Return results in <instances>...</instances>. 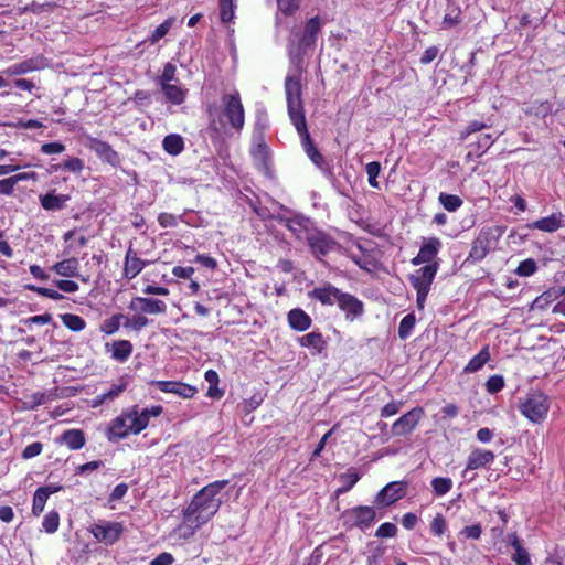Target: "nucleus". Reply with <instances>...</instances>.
I'll return each mask as SVG.
<instances>
[{
	"mask_svg": "<svg viewBox=\"0 0 565 565\" xmlns=\"http://www.w3.org/2000/svg\"><path fill=\"white\" fill-rule=\"evenodd\" d=\"M163 408L160 405L139 409L132 406L114 418L107 429L109 441H118L128 435L141 433L148 425L151 417H158Z\"/></svg>",
	"mask_w": 565,
	"mask_h": 565,
	"instance_id": "obj_1",
	"label": "nucleus"
},
{
	"mask_svg": "<svg viewBox=\"0 0 565 565\" xmlns=\"http://www.w3.org/2000/svg\"><path fill=\"white\" fill-rule=\"evenodd\" d=\"M228 484V480H217L202 488L192 499L184 512L191 515L196 523L209 522L223 503L222 491Z\"/></svg>",
	"mask_w": 565,
	"mask_h": 565,
	"instance_id": "obj_2",
	"label": "nucleus"
},
{
	"mask_svg": "<svg viewBox=\"0 0 565 565\" xmlns=\"http://www.w3.org/2000/svg\"><path fill=\"white\" fill-rule=\"evenodd\" d=\"M285 93L288 106V114L295 128L305 127L306 117L302 103V87L300 76L288 75L285 79Z\"/></svg>",
	"mask_w": 565,
	"mask_h": 565,
	"instance_id": "obj_3",
	"label": "nucleus"
},
{
	"mask_svg": "<svg viewBox=\"0 0 565 565\" xmlns=\"http://www.w3.org/2000/svg\"><path fill=\"white\" fill-rule=\"evenodd\" d=\"M322 23L319 17L311 18L305 25L303 32L298 40V44L295 45L294 39H290V45L288 49L290 61L294 64H299L302 61V56L308 49L315 46L317 35L320 32Z\"/></svg>",
	"mask_w": 565,
	"mask_h": 565,
	"instance_id": "obj_4",
	"label": "nucleus"
},
{
	"mask_svg": "<svg viewBox=\"0 0 565 565\" xmlns=\"http://www.w3.org/2000/svg\"><path fill=\"white\" fill-rule=\"evenodd\" d=\"M520 412L532 423H540L547 416L550 404L547 396L541 392L529 393L520 403Z\"/></svg>",
	"mask_w": 565,
	"mask_h": 565,
	"instance_id": "obj_5",
	"label": "nucleus"
},
{
	"mask_svg": "<svg viewBox=\"0 0 565 565\" xmlns=\"http://www.w3.org/2000/svg\"><path fill=\"white\" fill-rule=\"evenodd\" d=\"M222 115L233 129L241 131L245 124L244 107L237 90L224 94L221 98Z\"/></svg>",
	"mask_w": 565,
	"mask_h": 565,
	"instance_id": "obj_6",
	"label": "nucleus"
},
{
	"mask_svg": "<svg viewBox=\"0 0 565 565\" xmlns=\"http://www.w3.org/2000/svg\"><path fill=\"white\" fill-rule=\"evenodd\" d=\"M501 233L497 227L481 230L476 239L472 242L469 258L473 262L482 260L494 247Z\"/></svg>",
	"mask_w": 565,
	"mask_h": 565,
	"instance_id": "obj_7",
	"label": "nucleus"
},
{
	"mask_svg": "<svg viewBox=\"0 0 565 565\" xmlns=\"http://www.w3.org/2000/svg\"><path fill=\"white\" fill-rule=\"evenodd\" d=\"M89 531L98 542L113 545L120 539L124 525L120 522L99 521Z\"/></svg>",
	"mask_w": 565,
	"mask_h": 565,
	"instance_id": "obj_8",
	"label": "nucleus"
},
{
	"mask_svg": "<svg viewBox=\"0 0 565 565\" xmlns=\"http://www.w3.org/2000/svg\"><path fill=\"white\" fill-rule=\"evenodd\" d=\"M375 516V510L369 505H358L344 513L347 521H351L353 526H356L362 531L371 527Z\"/></svg>",
	"mask_w": 565,
	"mask_h": 565,
	"instance_id": "obj_9",
	"label": "nucleus"
},
{
	"mask_svg": "<svg viewBox=\"0 0 565 565\" xmlns=\"http://www.w3.org/2000/svg\"><path fill=\"white\" fill-rule=\"evenodd\" d=\"M424 412L420 407H415L401 416L392 425L391 431L393 436H405L411 434L417 426Z\"/></svg>",
	"mask_w": 565,
	"mask_h": 565,
	"instance_id": "obj_10",
	"label": "nucleus"
},
{
	"mask_svg": "<svg viewBox=\"0 0 565 565\" xmlns=\"http://www.w3.org/2000/svg\"><path fill=\"white\" fill-rule=\"evenodd\" d=\"M406 489L405 481L390 482L376 494L375 502L382 507L391 505L405 497Z\"/></svg>",
	"mask_w": 565,
	"mask_h": 565,
	"instance_id": "obj_11",
	"label": "nucleus"
},
{
	"mask_svg": "<svg viewBox=\"0 0 565 565\" xmlns=\"http://www.w3.org/2000/svg\"><path fill=\"white\" fill-rule=\"evenodd\" d=\"M306 242L311 253L319 259L331 252L335 245L334 241L329 235L316 230L311 232Z\"/></svg>",
	"mask_w": 565,
	"mask_h": 565,
	"instance_id": "obj_12",
	"label": "nucleus"
},
{
	"mask_svg": "<svg viewBox=\"0 0 565 565\" xmlns=\"http://www.w3.org/2000/svg\"><path fill=\"white\" fill-rule=\"evenodd\" d=\"M129 309L148 315H161L167 311V305L160 299L134 297L129 303Z\"/></svg>",
	"mask_w": 565,
	"mask_h": 565,
	"instance_id": "obj_13",
	"label": "nucleus"
},
{
	"mask_svg": "<svg viewBox=\"0 0 565 565\" xmlns=\"http://www.w3.org/2000/svg\"><path fill=\"white\" fill-rule=\"evenodd\" d=\"M338 307L345 313L347 320L353 321L355 318L361 317L364 312V306L361 300L355 296L343 292L339 295Z\"/></svg>",
	"mask_w": 565,
	"mask_h": 565,
	"instance_id": "obj_14",
	"label": "nucleus"
},
{
	"mask_svg": "<svg viewBox=\"0 0 565 565\" xmlns=\"http://www.w3.org/2000/svg\"><path fill=\"white\" fill-rule=\"evenodd\" d=\"M46 65V60L42 55H38L20 63L10 65L2 71V74H6L7 76L23 75L33 71L43 70Z\"/></svg>",
	"mask_w": 565,
	"mask_h": 565,
	"instance_id": "obj_15",
	"label": "nucleus"
},
{
	"mask_svg": "<svg viewBox=\"0 0 565 565\" xmlns=\"http://www.w3.org/2000/svg\"><path fill=\"white\" fill-rule=\"evenodd\" d=\"M154 384L161 392L172 393L183 398H192L196 393L194 386L177 381H157Z\"/></svg>",
	"mask_w": 565,
	"mask_h": 565,
	"instance_id": "obj_16",
	"label": "nucleus"
},
{
	"mask_svg": "<svg viewBox=\"0 0 565 565\" xmlns=\"http://www.w3.org/2000/svg\"><path fill=\"white\" fill-rule=\"evenodd\" d=\"M147 266V262L138 257L137 253L131 246L126 252L124 276L126 279L131 280L137 277L142 269Z\"/></svg>",
	"mask_w": 565,
	"mask_h": 565,
	"instance_id": "obj_17",
	"label": "nucleus"
},
{
	"mask_svg": "<svg viewBox=\"0 0 565 565\" xmlns=\"http://www.w3.org/2000/svg\"><path fill=\"white\" fill-rule=\"evenodd\" d=\"M341 290L334 287L331 284H326L320 287H316L312 291H310L309 296L323 306H333L338 303L339 295Z\"/></svg>",
	"mask_w": 565,
	"mask_h": 565,
	"instance_id": "obj_18",
	"label": "nucleus"
},
{
	"mask_svg": "<svg viewBox=\"0 0 565 565\" xmlns=\"http://www.w3.org/2000/svg\"><path fill=\"white\" fill-rule=\"evenodd\" d=\"M441 242L439 238L433 237L427 239L420 247L417 256L412 259V264L417 266L425 263H430L439 252Z\"/></svg>",
	"mask_w": 565,
	"mask_h": 565,
	"instance_id": "obj_19",
	"label": "nucleus"
},
{
	"mask_svg": "<svg viewBox=\"0 0 565 565\" xmlns=\"http://www.w3.org/2000/svg\"><path fill=\"white\" fill-rule=\"evenodd\" d=\"M495 456L491 450L472 449L467 459V470H477L493 462Z\"/></svg>",
	"mask_w": 565,
	"mask_h": 565,
	"instance_id": "obj_20",
	"label": "nucleus"
},
{
	"mask_svg": "<svg viewBox=\"0 0 565 565\" xmlns=\"http://www.w3.org/2000/svg\"><path fill=\"white\" fill-rule=\"evenodd\" d=\"M296 130L300 136L301 145H302V148H303L305 152L307 153V156L310 158V160L317 167H322L324 159H323L322 154L319 152V150L315 147V145L310 138V135L307 129V122L305 124L303 129L299 127V128H296Z\"/></svg>",
	"mask_w": 565,
	"mask_h": 565,
	"instance_id": "obj_21",
	"label": "nucleus"
},
{
	"mask_svg": "<svg viewBox=\"0 0 565 565\" xmlns=\"http://www.w3.org/2000/svg\"><path fill=\"white\" fill-rule=\"evenodd\" d=\"M438 266L437 264H427L423 268H420L417 273L418 276H412L411 281L415 289H422L425 287V290H430V286L437 273Z\"/></svg>",
	"mask_w": 565,
	"mask_h": 565,
	"instance_id": "obj_22",
	"label": "nucleus"
},
{
	"mask_svg": "<svg viewBox=\"0 0 565 565\" xmlns=\"http://www.w3.org/2000/svg\"><path fill=\"white\" fill-rule=\"evenodd\" d=\"M309 218L302 216H296L287 221L288 230L299 241H307L313 228H311Z\"/></svg>",
	"mask_w": 565,
	"mask_h": 565,
	"instance_id": "obj_23",
	"label": "nucleus"
},
{
	"mask_svg": "<svg viewBox=\"0 0 565 565\" xmlns=\"http://www.w3.org/2000/svg\"><path fill=\"white\" fill-rule=\"evenodd\" d=\"M85 441V435L81 429H67L56 439V443L65 445L71 450L83 448Z\"/></svg>",
	"mask_w": 565,
	"mask_h": 565,
	"instance_id": "obj_24",
	"label": "nucleus"
},
{
	"mask_svg": "<svg viewBox=\"0 0 565 565\" xmlns=\"http://www.w3.org/2000/svg\"><path fill=\"white\" fill-rule=\"evenodd\" d=\"M563 224V215L561 213H553L546 217L534 221L529 224V228L539 230L546 233L556 232Z\"/></svg>",
	"mask_w": 565,
	"mask_h": 565,
	"instance_id": "obj_25",
	"label": "nucleus"
},
{
	"mask_svg": "<svg viewBox=\"0 0 565 565\" xmlns=\"http://www.w3.org/2000/svg\"><path fill=\"white\" fill-rule=\"evenodd\" d=\"M68 194H55V191H51L40 196L41 206L46 211H60L64 209L65 204L70 201Z\"/></svg>",
	"mask_w": 565,
	"mask_h": 565,
	"instance_id": "obj_26",
	"label": "nucleus"
},
{
	"mask_svg": "<svg viewBox=\"0 0 565 565\" xmlns=\"http://www.w3.org/2000/svg\"><path fill=\"white\" fill-rule=\"evenodd\" d=\"M111 359L117 362H126L132 353V344L128 340H117L110 344Z\"/></svg>",
	"mask_w": 565,
	"mask_h": 565,
	"instance_id": "obj_27",
	"label": "nucleus"
},
{
	"mask_svg": "<svg viewBox=\"0 0 565 565\" xmlns=\"http://www.w3.org/2000/svg\"><path fill=\"white\" fill-rule=\"evenodd\" d=\"M288 322L291 329L305 331L311 326V318L299 308L292 309L288 313Z\"/></svg>",
	"mask_w": 565,
	"mask_h": 565,
	"instance_id": "obj_28",
	"label": "nucleus"
},
{
	"mask_svg": "<svg viewBox=\"0 0 565 565\" xmlns=\"http://www.w3.org/2000/svg\"><path fill=\"white\" fill-rule=\"evenodd\" d=\"M89 148L103 160L114 164L117 159L118 154L116 151L111 149V147L102 140L98 139H92L89 143Z\"/></svg>",
	"mask_w": 565,
	"mask_h": 565,
	"instance_id": "obj_29",
	"label": "nucleus"
},
{
	"mask_svg": "<svg viewBox=\"0 0 565 565\" xmlns=\"http://www.w3.org/2000/svg\"><path fill=\"white\" fill-rule=\"evenodd\" d=\"M299 344L305 348L312 349L315 354H319L326 348V341L319 332H310L299 339Z\"/></svg>",
	"mask_w": 565,
	"mask_h": 565,
	"instance_id": "obj_30",
	"label": "nucleus"
},
{
	"mask_svg": "<svg viewBox=\"0 0 565 565\" xmlns=\"http://www.w3.org/2000/svg\"><path fill=\"white\" fill-rule=\"evenodd\" d=\"M79 263L76 258H67L56 263L52 269L64 277H77L78 276Z\"/></svg>",
	"mask_w": 565,
	"mask_h": 565,
	"instance_id": "obj_31",
	"label": "nucleus"
},
{
	"mask_svg": "<svg viewBox=\"0 0 565 565\" xmlns=\"http://www.w3.org/2000/svg\"><path fill=\"white\" fill-rule=\"evenodd\" d=\"M361 476L355 468H350L339 476L341 486L337 489L338 494H343L350 491L354 484L360 480Z\"/></svg>",
	"mask_w": 565,
	"mask_h": 565,
	"instance_id": "obj_32",
	"label": "nucleus"
},
{
	"mask_svg": "<svg viewBox=\"0 0 565 565\" xmlns=\"http://www.w3.org/2000/svg\"><path fill=\"white\" fill-rule=\"evenodd\" d=\"M190 518H191V515H189L186 512H184L183 523L174 529L173 533L179 539L186 540V539L193 536L195 531L204 524V523H196V522H194V520H191Z\"/></svg>",
	"mask_w": 565,
	"mask_h": 565,
	"instance_id": "obj_33",
	"label": "nucleus"
},
{
	"mask_svg": "<svg viewBox=\"0 0 565 565\" xmlns=\"http://www.w3.org/2000/svg\"><path fill=\"white\" fill-rule=\"evenodd\" d=\"M162 147L167 153L178 156L184 149V140L178 134H170L163 138Z\"/></svg>",
	"mask_w": 565,
	"mask_h": 565,
	"instance_id": "obj_34",
	"label": "nucleus"
},
{
	"mask_svg": "<svg viewBox=\"0 0 565 565\" xmlns=\"http://www.w3.org/2000/svg\"><path fill=\"white\" fill-rule=\"evenodd\" d=\"M161 90L166 98L174 105L182 104L186 96V89L172 83L162 85Z\"/></svg>",
	"mask_w": 565,
	"mask_h": 565,
	"instance_id": "obj_35",
	"label": "nucleus"
},
{
	"mask_svg": "<svg viewBox=\"0 0 565 565\" xmlns=\"http://www.w3.org/2000/svg\"><path fill=\"white\" fill-rule=\"evenodd\" d=\"M490 360L489 347H483L480 352L475 355L468 364L465 366L466 373H475L483 367V365Z\"/></svg>",
	"mask_w": 565,
	"mask_h": 565,
	"instance_id": "obj_36",
	"label": "nucleus"
},
{
	"mask_svg": "<svg viewBox=\"0 0 565 565\" xmlns=\"http://www.w3.org/2000/svg\"><path fill=\"white\" fill-rule=\"evenodd\" d=\"M61 320L67 329L74 332H79L86 327L85 320L77 315L64 313L61 316Z\"/></svg>",
	"mask_w": 565,
	"mask_h": 565,
	"instance_id": "obj_37",
	"label": "nucleus"
},
{
	"mask_svg": "<svg viewBox=\"0 0 565 565\" xmlns=\"http://www.w3.org/2000/svg\"><path fill=\"white\" fill-rule=\"evenodd\" d=\"M433 492L436 497H443L452 488V480L446 477H436L431 480Z\"/></svg>",
	"mask_w": 565,
	"mask_h": 565,
	"instance_id": "obj_38",
	"label": "nucleus"
},
{
	"mask_svg": "<svg viewBox=\"0 0 565 565\" xmlns=\"http://www.w3.org/2000/svg\"><path fill=\"white\" fill-rule=\"evenodd\" d=\"M461 10L451 1H448L447 10L443 20L445 28H450L460 21Z\"/></svg>",
	"mask_w": 565,
	"mask_h": 565,
	"instance_id": "obj_39",
	"label": "nucleus"
},
{
	"mask_svg": "<svg viewBox=\"0 0 565 565\" xmlns=\"http://www.w3.org/2000/svg\"><path fill=\"white\" fill-rule=\"evenodd\" d=\"M416 323V317L414 313L406 315L399 322L398 337L402 340H406L411 337Z\"/></svg>",
	"mask_w": 565,
	"mask_h": 565,
	"instance_id": "obj_40",
	"label": "nucleus"
},
{
	"mask_svg": "<svg viewBox=\"0 0 565 565\" xmlns=\"http://www.w3.org/2000/svg\"><path fill=\"white\" fill-rule=\"evenodd\" d=\"M439 203L448 212H455L462 205V200L455 194H447L441 192L438 196Z\"/></svg>",
	"mask_w": 565,
	"mask_h": 565,
	"instance_id": "obj_41",
	"label": "nucleus"
},
{
	"mask_svg": "<svg viewBox=\"0 0 565 565\" xmlns=\"http://www.w3.org/2000/svg\"><path fill=\"white\" fill-rule=\"evenodd\" d=\"M557 296L555 290H547L534 299L532 309L544 310L554 302Z\"/></svg>",
	"mask_w": 565,
	"mask_h": 565,
	"instance_id": "obj_42",
	"label": "nucleus"
},
{
	"mask_svg": "<svg viewBox=\"0 0 565 565\" xmlns=\"http://www.w3.org/2000/svg\"><path fill=\"white\" fill-rule=\"evenodd\" d=\"M124 315L116 313L110 318L106 319L100 326V332L105 334H114L119 330L120 322L124 319Z\"/></svg>",
	"mask_w": 565,
	"mask_h": 565,
	"instance_id": "obj_43",
	"label": "nucleus"
},
{
	"mask_svg": "<svg viewBox=\"0 0 565 565\" xmlns=\"http://www.w3.org/2000/svg\"><path fill=\"white\" fill-rule=\"evenodd\" d=\"M220 3V17L223 23L231 22L235 13V0H218Z\"/></svg>",
	"mask_w": 565,
	"mask_h": 565,
	"instance_id": "obj_44",
	"label": "nucleus"
},
{
	"mask_svg": "<svg viewBox=\"0 0 565 565\" xmlns=\"http://www.w3.org/2000/svg\"><path fill=\"white\" fill-rule=\"evenodd\" d=\"M173 23H174V19L169 18L166 21H163L160 25H158L148 40L150 42V44H156L164 35H167L168 32L170 31V29L172 28Z\"/></svg>",
	"mask_w": 565,
	"mask_h": 565,
	"instance_id": "obj_45",
	"label": "nucleus"
},
{
	"mask_svg": "<svg viewBox=\"0 0 565 565\" xmlns=\"http://www.w3.org/2000/svg\"><path fill=\"white\" fill-rule=\"evenodd\" d=\"M55 7H56V4L54 2L39 3L35 1H32L31 3L21 8L20 12L21 13L32 12L34 14H40L42 12L53 10Z\"/></svg>",
	"mask_w": 565,
	"mask_h": 565,
	"instance_id": "obj_46",
	"label": "nucleus"
},
{
	"mask_svg": "<svg viewBox=\"0 0 565 565\" xmlns=\"http://www.w3.org/2000/svg\"><path fill=\"white\" fill-rule=\"evenodd\" d=\"M58 525H60V515L55 511L49 512L44 516L43 522H42V527L44 529V531L47 533H51V534L55 533L57 531Z\"/></svg>",
	"mask_w": 565,
	"mask_h": 565,
	"instance_id": "obj_47",
	"label": "nucleus"
},
{
	"mask_svg": "<svg viewBox=\"0 0 565 565\" xmlns=\"http://www.w3.org/2000/svg\"><path fill=\"white\" fill-rule=\"evenodd\" d=\"M365 171L367 173V181H369V184L374 188V189H379V182H377V177L381 172V164L380 162L377 161H372V162H369L365 167Z\"/></svg>",
	"mask_w": 565,
	"mask_h": 565,
	"instance_id": "obj_48",
	"label": "nucleus"
},
{
	"mask_svg": "<svg viewBox=\"0 0 565 565\" xmlns=\"http://www.w3.org/2000/svg\"><path fill=\"white\" fill-rule=\"evenodd\" d=\"M514 548V553L511 554V559L516 565H531V559L527 551L521 545H518Z\"/></svg>",
	"mask_w": 565,
	"mask_h": 565,
	"instance_id": "obj_49",
	"label": "nucleus"
},
{
	"mask_svg": "<svg viewBox=\"0 0 565 565\" xmlns=\"http://www.w3.org/2000/svg\"><path fill=\"white\" fill-rule=\"evenodd\" d=\"M536 263L532 258H527L522 260L518 268L515 269V274L523 277H529L536 271Z\"/></svg>",
	"mask_w": 565,
	"mask_h": 565,
	"instance_id": "obj_50",
	"label": "nucleus"
},
{
	"mask_svg": "<svg viewBox=\"0 0 565 565\" xmlns=\"http://www.w3.org/2000/svg\"><path fill=\"white\" fill-rule=\"evenodd\" d=\"M47 501V494L44 491L36 489L33 495L32 512L34 515H39L43 512L45 503Z\"/></svg>",
	"mask_w": 565,
	"mask_h": 565,
	"instance_id": "obj_51",
	"label": "nucleus"
},
{
	"mask_svg": "<svg viewBox=\"0 0 565 565\" xmlns=\"http://www.w3.org/2000/svg\"><path fill=\"white\" fill-rule=\"evenodd\" d=\"M447 530V523L443 514L438 513L430 523V532L435 536H441Z\"/></svg>",
	"mask_w": 565,
	"mask_h": 565,
	"instance_id": "obj_52",
	"label": "nucleus"
},
{
	"mask_svg": "<svg viewBox=\"0 0 565 565\" xmlns=\"http://www.w3.org/2000/svg\"><path fill=\"white\" fill-rule=\"evenodd\" d=\"M504 387V379L501 375H492L486 382V388L490 394H495Z\"/></svg>",
	"mask_w": 565,
	"mask_h": 565,
	"instance_id": "obj_53",
	"label": "nucleus"
},
{
	"mask_svg": "<svg viewBox=\"0 0 565 565\" xmlns=\"http://www.w3.org/2000/svg\"><path fill=\"white\" fill-rule=\"evenodd\" d=\"M149 324V319L142 315H135L130 319H127L125 322L126 328H131L136 331L141 330L142 328Z\"/></svg>",
	"mask_w": 565,
	"mask_h": 565,
	"instance_id": "obj_54",
	"label": "nucleus"
},
{
	"mask_svg": "<svg viewBox=\"0 0 565 565\" xmlns=\"http://www.w3.org/2000/svg\"><path fill=\"white\" fill-rule=\"evenodd\" d=\"M175 66L171 63H167L163 67L161 76L158 78L160 86L170 84L175 79Z\"/></svg>",
	"mask_w": 565,
	"mask_h": 565,
	"instance_id": "obj_55",
	"label": "nucleus"
},
{
	"mask_svg": "<svg viewBox=\"0 0 565 565\" xmlns=\"http://www.w3.org/2000/svg\"><path fill=\"white\" fill-rule=\"evenodd\" d=\"M397 533V527L394 523H391V522H386V523H383L381 524L376 532H375V536L377 537H394Z\"/></svg>",
	"mask_w": 565,
	"mask_h": 565,
	"instance_id": "obj_56",
	"label": "nucleus"
},
{
	"mask_svg": "<svg viewBox=\"0 0 565 565\" xmlns=\"http://www.w3.org/2000/svg\"><path fill=\"white\" fill-rule=\"evenodd\" d=\"M84 169V161L79 158H68L63 162V170H67L73 173H81Z\"/></svg>",
	"mask_w": 565,
	"mask_h": 565,
	"instance_id": "obj_57",
	"label": "nucleus"
},
{
	"mask_svg": "<svg viewBox=\"0 0 565 565\" xmlns=\"http://www.w3.org/2000/svg\"><path fill=\"white\" fill-rule=\"evenodd\" d=\"M127 387V384L124 380H120L119 383L114 384L107 392H104V396L107 402H111L117 398Z\"/></svg>",
	"mask_w": 565,
	"mask_h": 565,
	"instance_id": "obj_58",
	"label": "nucleus"
},
{
	"mask_svg": "<svg viewBox=\"0 0 565 565\" xmlns=\"http://www.w3.org/2000/svg\"><path fill=\"white\" fill-rule=\"evenodd\" d=\"M252 154L260 164H266L267 157H268V148L265 142H259L253 150Z\"/></svg>",
	"mask_w": 565,
	"mask_h": 565,
	"instance_id": "obj_59",
	"label": "nucleus"
},
{
	"mask_svg": "<svg viewBox=\"0 0 565 565\" xmlns=\"http://www.w3.org/2000/svg\"><path fill=\"white\" fill-rule=\"evenodd\" d=\"M43 450V445L40 441L28 445L22 451L23 459H31L39 456Z\"/></svg>",
	"mask_w": 565,
	"mask_h": 565,
	"instance_id": "obj_60",
	"label": "nucleus"
},
{
	"mask_svg": "<svg viewBox=\"0 0 565 565\" xmlns=\"http://www.w3.org/2000/svg\"><path fill=\"white\" fill-rule=\"evenodd\" d=\"M481 533H482L481 526L479 524H473V525L465 526L460 531L459 536H461L463 539L478 540V539H480Z\"/></svg>",
	"mask_w": 565,
	"mask_h": 565,
	"instance_id": "obj_61",
	"label": "nucleus"
},
{
	"mask_svg": "<svg viewBox=\"0 0 565 565\" xmlns=\"http://www.w3.org/2000/svg\"><path fill=\"white\" fill-rule=\"evenodd\" d=\"M64 150H65V146L58 141L43 143L41 146V152L44 154L62 153Z\"/></svg>",
	"mask_w": 565,
	"mask_h": 565,
	"instance_id": "obj_62",
	"label": "nucleus"
},
{
	"mask_svg": "<svg viewBox=\"0 0 565 565\" xmlns=\"http://www.w3.org/2000/svg\"><path fill=\"white\" fill-rule=\"evenodd\" d=\"M278 8L285 14H292L299 7V0H277Z\"/></svg>",
	"mask_w": 565,
	"mask_h": 565,
	"instance_id": "obj_63",
	"label": "nucleus"
},
{
	"mask_svg": "<svg viewBox=\"0 0 565 565\" xmlns=\"http://www.w3.org/2000/svg\"><path fill=\"white\" fill-rule=\"evenodd\" d=\"M55 286L64 292L73 294L78 290V284L73 280H56Z\"/></svg>",
	"mask_w": 565,
	"mask_h": 565,
	"instance_id": "obj_64",
	"label": "nucleus"
}]
</instances>
